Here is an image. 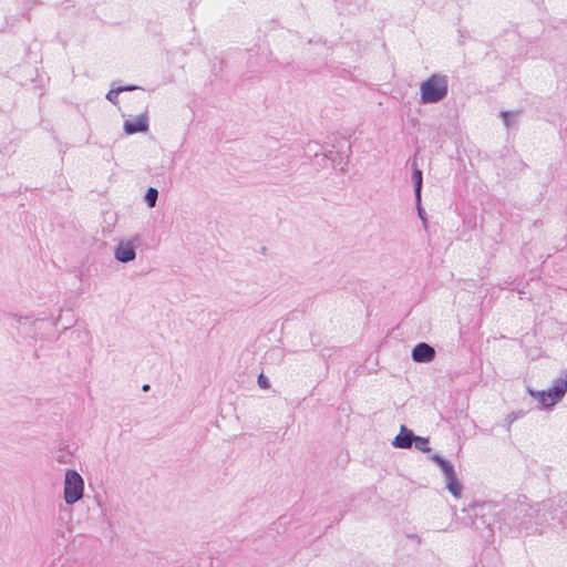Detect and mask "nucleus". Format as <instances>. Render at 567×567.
Here are the masks:
<instances>
[{
  "instance_id": "obj_13",
  "label": "nucleus",
  "mask_w": 567,
  "mask_h": 567,
  "mask_svg": "<svg viewBox=\"0 0 567 567\" xmlns=\"http://www.w3.org/2000/svg\"><path fill=\"white\" fill-rule=\"evenodd\" d=\"M137 89L136 86H125V87H117L115 90H111L109 91V93L106 94V99L112 102V103H117V96L121 92H124V91H131V90H135Z\"/></svg>"
},
{
  "instance_id": "obj_21",
  "label": "nucleus",
  "mask_w": 567,
  "mask_h": 567,
  "mask_svg": "<svg viewBox=\"0 0 567 567\" xmlns=\"http://www.w3.org/2000/svg\"><path fill=\"white\" fill-rule=\"evenodd\" d=\"M59 463H65L64 457L58 460Z\"/></svg>"
},
{
  "instance_id": "obj_20",
  "label": "nucleus",
  "mask_w": 567,
  "mask_h": 567,
  "mask_svg": "<svg viewBox=\"0 0 567 567\" xmlns=\"http://www.w3.org/2000/svg\"><path fill=\"white\" fill-rule=\"evenodd\" d=\"M150 389L148 384L143 385V391H147Z\"/></svg>"
},
{
  "instance_id": "obj_1",
  "label": "nucleus",
  "mask_w": 567,
  "mask_h": 567,
  "mask_svg": "<svg viewBox=\"0 0 567 567\" xmlns=\"http://www.w3.org/2000/svg\"><path fill=\"white\" fill-rule=\"evenodd\" d=\"M567 393V371H563L547 390L534 391V399L537 408L544 411H551Z\"/></svg>"
},
{
  "instance_id": "obj_2",
  "label": "nucleus",
  "mask_w": 567,
  "mask_h": 567,
  "mask_svg": "<svg viewBox=\"0 0 567 567\" xmlns=\"http://www.w3.org/2000/svg\"><path fill=\"white\" fill-rule=\"evenodd\" d=\"M449 92V79L441 73L432 74L420 85V101L423 104H434L444 100Z\"/></svg>"
},
{
  "instance_id": "obj_15",
  "label": "nucleus",
  "mask_w": 567,
  "mask_h": 567,
  "mask_svg": "<svg viewBox=\"0 0 567 567\" xmlns=\"http://www.w3.org/2000/svg\"><path fill=\"white\" fill-rule=\"evenodd\" d=\"M258 385L261 389H269L270 388V381L267 377H265L262 373L258 377Z\"/></svg>"
},
{
  "instance_id": "obj_17",
  "label": "nucleus",
  "mask_w": 567,
  "mask_h": 567,
  "mask_svg": "<svg viewBox=\"0 0 567 567\" xmlns=\"http://www.w3.org/2000/svg\"><path fill=\"white\" fill-rule=\"evenodd\" d=\"M417 210H419V215H420V217L425 221V219H424V217H423V212H422V209H421V207H420V203H417Z\"/></svg>"
},
{
  "instance_id": "obj_6",
  "label": "nucleus",
  "mask_w": 567,
  "mask_h": 567,
  "mask_svg": "<svg viewBox=\"0 0 567 567\" xmlns=\"http://www.w3.org/2000/svg\"><path fill=\"white\" fill-rule=\"evenodd\" d=\"M148 130V118L145 114H141L133 120L124 122V132L128 135L146 132Z\"/></svg>"
},
{
  "instance_id": "obj_14",
  "label": "nucleus",
  "mask_w": 567,
  "mask_h": 567,
  "mask_svg": "<svg viewBox=\"0 0 567 567\" xmlns=\"http://www.w3.org/2000/svg\"><path fill=\"white\" fill-rule=\"evenodd\" d=\"M414 445H415V449L423 452V453H426V452H430L431 449L429 446V439L427 437H423V436H416L415 435V440H414Z\"/></svg>"
},
{
  "instance_id": "obj_7",
  "label": "nucleus",
  "mask_w": 567,
  "mask_h": 567,
  "mask_svg": "<svg viewBox=\"0 0 567 567\" xmlns=\"http://www.w3.org/2000/svg\"><path fill=\"white\" fill-rule=\"evenodd\" d=\"M415 440L413 431L402 425L400 433L392 441V445L396 449H410Z\"/></svg>"
},
{
  "instance_id": "obj_16",
  "label": "nucleus",
  "mask_w": 567,
  "mask_h": 567,
  "mask_svg": "<svg viewBox=\"0 0 567 567\" xmlns=\"http://www.w3.org/2000/svg\"><path fill=\"white\" fill-rule=\"evenodd\" d=\"M408 537L411 538L412 540H416L417 543L421 542V538L417 535H409Z\"/></svg>"
},
{
  "instance_id": "obj_8",
  "label": "nucleus",
  "mask_w": 567,
  "mask_h": 567,
  "mask_svg": "<svg viewBox=\"0 0 567 567\" xmlns=\"http://www.w3.org/2000/svg\"><path fill=\"white\" fill-rule=\"evenodd\" d=\"M446 488L449 492L456 498L461 497L463 492V485L456 477V473L454 472L452 476H445Z\"/></svg>"
},
{
  "instance_id": "obj_19",
  "label": "nucleus",
  "mask_w": 567,
  "mask_h": 567,
  "mask_svg": "<svg viewBox=\"0 0 567 567\" xmlns=\"http://www.w3.org/2000/svg\"><path fill=\"white\" fill-rule=\"evenodd\" d=\"M508 417L511 419L509 422H512L513 420L517 419V415L516 414H511Z\"/></svg>"
},
{
  "instance_id": "obj_4",
  "label": "nucleus",
  "mask_w": 567,
  "mask_h": 567,
  "mask_svg": "<svg viewBox=\"0 0 567 567\" xmlns=\"http://www.w3.org/2000/svg\"><path fill=\"white\" fill-rule=\"evenodd\" d=\"M141 241V237L135 235L132 239L120 240L114 250V258L123 264L130 262L136 257V247Z\"/></svg>"
},
{
  "instance_id": "obj_10",
  "label": "nucleus",
  "mask_w": 567,
  "mask_h": 567,
  "mask_svg": "<svg viewBox=\"0 0 567 567\" xmlns=\"http://www.w3.org/2000/svg\"><path fill=\"white\" fill-rule=\"evenodd\" d=\"M430 458L440 466L444 476H452V474L455 472L454 466L441 455L433 454Z\"/></svg>"
},
{
  "instance_id": "obj_9",
  "label": "nucleus",
  "mask_w": 567,
  "mask_h": 567,
  "mask_svg": "<svg viewBox=\"0 0 567 567\" xmlns=\"http://www.w3.org/2000/svg\"><path fill=\"white\" fill-rule=\"evenodd\" d=\"M413 173H412V182L414 184V192H415V198L416 203L421 202V189H422V171L417 168L415 161L413 162Z\"/></svg>"
},
{
  "instance_id": "obj_5",
  "label": "nucleus",
  "mask_w": 567,
  "mask_h": 567,
  "mask_svg": "<svg viewBox=\"0 0 567 567\" xmlns=\"http://www.w3.org/2000/svg\"><path fill=\"white\" fill-rule=\"evenodd\" d=\"M435 358V350L432 346L421 342L412 350V359L417 363H429Z\"/></svg>"
},
{
  "instance_id": "obj_22",
  "label": "nucleus",
  "mask_w": 567,
  "mask_h": 567,
  "mask_svg": "<svg viewBox=\"0 0 567 567\" xmlns=\"http://www.w3.org/2000/svg\"><path fill=\"white\" fill-rule=\"evenodd\" d=\"M59 463H65L64 457L58 460Z\"/></svg>"
},
{
  "instance_id": "obj_23",
  "label": "nucleus",
  "mask_w": 567,
  "mask_h": 567,
  "mask_svg": "<svg viewBox=\"0 0 567 567\" xmlns=\"http://www.w3.org/2000/svg\"><path fill=\"white\" fill-rule=\"evenodd\" d=\"M527 392H528L529 394H532V388H530V386H527Z\"/></svg>"
},
{
  "instance_id": "obj_12",
  "label": "nucleus",
  "mask_w": 567,
  "mask_h": 567,
  "mask_svg": "<svg viewBox=\"0 0 567 567\" xmlns=\"http://www.w3.org/2000/svg\"><path fill=\"white\" fill-rule=\"evenodd\" d=\"M158 198V190L154 187H150L145 194V202L150 208L156 206V202Z\"/></svg>"
},
{
  "instance_id": "obj_3",
  "label": "nucleus",
  "mask_w": 567,
  "mask_h": 567,
  "mask_svg": "<svg viewBox=\"0 0 567 567\" xmlns=\"http://www.w3.org/2000/svg\"><path fill=\"white\" fill-rule=\"evenodd\" d=\"M84 482L82 476L74 470H68L64 478V501L68 505H73L83 496Z\"/></svg>"
},
{
  "instance_id": "obj_18",
  "label": "nucleus",
  "mask_w": 567,
  "mask_h": 567,
  "mask_svg": "<svg viewBox=\"0 0 567 567\" xmlns=\"http://www.w3.org/2000/svg\"><path fill=\"white\" fill-rule=\"evenodd\" d=\"M13 318L17 319L19 323H21L22 320H28V318H22L18 316H14Z\"/></svg>"
},
{
  "instance_id": "obj_11",
  "label": "nucleus",
  "mask_w": 567,
  "mask_h": 567,
  "mask_svg": "<svg viewBox=\"0 0 567 567\" xmlns=\"http://www.w3.org/2000/svg\"><path fill=\"white\" fill-rule=\"evenodd\" d=\"M519 111H503L501 113V116L504 121L505 126L509 128L514 126V124L516 123V118L519 116Z\"/></svg>"
}]
</instances>
